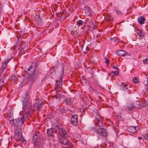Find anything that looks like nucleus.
I'll return each mask as SVG.
<instances>
[{
  "mask_svg": "<svg viewBox=\"0 0 148 148\" xmlns=\"http://www.w3.org/2000/svg\"><path fill=\"white\" fill-rule=\"evenodd\" d=\"M136 32L140 38L142 39L144 38L145 33L143 31L138 29Z\"/></svg>",
  "mask_w": 148,
  "mask_h": 148,
  "instance_id": "ddd939ff",
  "label": "nucleus"
},
{
  "mask_svg": "<svg viewBox=\"0 0 148 148\" xmlns=\"http://www.w3.org/2000/svg\"><path fill=\"white\" fill-rule=\"evenodd\" d=\"M2 64L1 66V67H2V69H3L5 68V67L7 65H5V64H4V63H3V62H2Z\"/></svg>",
  "mask_w": 148,
  "mask_h": 148,
  "instance_id": "c9c22d12",
  "label": "nucleus"
},
{
  "mask_svg": "<svg viewBox=\"0 0 148 148\" xmlns=\"http://www.w3.org/2000/svg\"><path fill=\"white\" fill-rule=\"evenodd\" d=\"M18 39V42H19V46H20V49H23V50L25 51H27V47L25 41H21V40L22 39V38L20 36H18V35H16Z\"/></svg>",
  "mask_w": 148,
  "mask_h": 148,
  "instance_id": "423d86ee",
  "label": "nucleus"
},
{
  "mask_svg": "<svg viewBox=\"0 0 148 148\" xmlns=\"http://www.w3.org/2000/svg\"><path fill=\"white\" fill-rule=\"evenodd\" d=\"M71 123L73 125H76L78 124V118L77 115H73L71 119Z\"/></svg>",
  "mask_w": 148,
  "mask_h": 148,
  "instance_id": "9b49d317",
  "label": "nucleus"
},
{
  "mask_svg": "<svg viewBox=\"0 0 148 148\" xmlns=\"http://www.w3.org/2000/svg\"><path fill=\"white\" fill-rule=\"evenodd\" d=\"M86 50L87 51H89L90 50V49L88 47H87L86 48Z\"/></svg>",
  "mask_w": 148,
  "mask_h": 148,
  "instance_id": "37998d69",
  "label": "nucleus"
},
{
  "mask_svg": "<svg viewBox=\"0 0 148 148\" xmlns=\"http://www.w3.org/2000/svg\"><path fill=\"white\" fill-rule=\"evenodd\" d=\"M36 63L33 62L29 68H25L26 73L29 75V77L33 81L36 80L41 74L40 69H36Z\"/></svg>",
  "mask_w": 148,
  "mask_h": 148,
  "instance_id": "f257e3e1",
  "label": "nucleus"
},
{
  "mask_svg": "<svg viewBox=\"0 0 148 148\" xmlns=\"http://www.w3.org/2000/svg\"><path fill=\"white\" fill-rule=\"evenodd\" d=\"M139 105V107H140L142 105L141 104H140V103L138 104Z\"/></svg>",
  "mask_w": 148,
  "mask_h": 148,
  "instance_id": "09e8293b",
  "label": "nucleus"
},
{
  "mask_svg": "<svg viewBox=\"0 0 148 148\" xmlns=\"http://www.w3.org/2000/svg\"><path fill=\"white\" fill-rule=\"evenodd\" d=\"M1 86V84H0V91H1L2 90V87Z\"/></svg>",
  "mask_w": 148,
  "mask_h": 148,
  "instance_id": "49530a36",
  "label": "nucleus"
},
{
  "mask_svg": "<svg viewBox=\"0 0 148 148\" xmlns=\"http://www.w3.org/2000/svg\"><path fill=\"white\" fill-rule=\"evenodd\" d=\"M143 62L145 64H147L148 63V59L147 58L144 59L143 60Z\"/></svg>",
  "mask_w": 148,
  "mask_h": 148,
  "instance_id": "473e14b6",
  "label": "nucleus"
},
{
  "mask_svg": "<svg viewBox=\"0 0 148 148\" xmlns=\"http://www.w3.org/2000/svg\"><path fill=\"white\" fill-rule=\"evenodd\" d=\"M132 81L133 83L136 84L138 82V79L136 77H134L133 78Z\"/></svg>",
  "mask_w": 148,
  "mask_h": 148,
  "instance_id": "7c9ffc66",
  "label": "nucleus"
},
{
  "mask_svg": "<svg viewBox=\"0 0 148 148\" xmlns=\"http://www.w3.org/2000/svg\"><path fill=\"white\" fill-rule=\"evenodd\" d=\"M139 128V127L138 126H129L127 127V130L130 133H135L138 130Z\"/></svg>",
  "mask_w": 148,
  "mask_h": 148,
  "instance_id": "9d476101",
  "label": "nucleus"
},
{
  "mask_svg": "<svg viewBox=\"0 0 148 148\" xmlns=\"http://www.w3.org/2000/svg\"><path fill=\"white\" fill-rule=\"evenodd\" d=\"M36 105L37 109V111H39L41 109L42 106H43V103L41 101H40L38 102H36L35 105L33 106L34 109L35 108V106Z\"/></svg>",
  "mask_w": 148,
  "mask_h": 148,
  "instance_id": "f8f14e48",
  "label": "nucleus"
},
{
  "mask_svg": "<svg viewBox=\"0 0 148 148\" xmlns=\"http://www.w3.org/2000/svg\"><path fill=\"white\" fill-rule=\"evenodd\" d=\"M106 63L107 64H109L110 63V61L109 59H106Z\"/></svg>",
  "mask_w": 148,
  "mask_h": 148,
  "instance_id": "ea45409f",
  "label": "nucleus"
},
{
  "mask_svg": "<svg viewBox=\"0 0 148 148\" xmlns=\"http://www.w3.org/2000/svg\"><path fill=\"white\" fill-rule=\"evenodd\" d=\"M95 123L96 125H98L99 128L97 129V133L102 136L103 137H106L108 136V133L106 130L102 128L103 125L102 122L101 120L100 119L97 120Z\"/></svg>",
  "mask_w": 148,
  "mask_h": 148,
  "instance_id": "7ed1b4c3",
  "label": "nucleus"
},
{
  "mask_svg": "<svg viewBox=\"0 0 148 148\" xmlns=\"http://www.w3.org/2000/svg\"><path fill=\"white\" fill-rule=\"evenodd\" d=\"M66 137H58L59 140V142L62 144L68 146L69 147H66L67 148H69V147H71L72 146V144L70 141H68L65 138Z\"/></svg>",
  "mask_w": 148,
  "mask_h": 148,
  "instance_id": "0eeeda50",
  "label": "nucleus"
},
{
  "mask_svg": "<svg viewBox=\"0 0 148 148\" xmlns=\"http://www.w3.org/2000/svg\"><path fill=\"white\" fill-rule=\"evenodd\" d=\"M84 12L86 15L90 16L91 14L90 9L89 7L87 6H85L84 9Z\"/></svg>",
  "mask_w": 148,
  "mask_h": 148,
  "instance_id": "dca6fc26",
  "label": "nucleus"
},
{
  "mask_svg": "<svg viewBox=\"0 0 148 148\" xmlns=\"http://www.w3.org/2000/svg\"><path fill=\"white\" fill-rule=\"evenodd\" d=\"M58 137H66L67 136V133L66 131L64 129L62 128H60L58 129Z\"/></svg>",
  "mask_w": 148,
  "mask_h": 148,
  "instance_id": "1a4fd4ad",
  "label": "nucleus"
},
{
  "mask_svg": "<svg viewBox=\"0 0 148 148\" xmlns=\"http://www.w3.org/2000/svg\"><path fill=\"white\" fill-rule=\"evenodd\" d=\"M15 134L16 136H21L22 135L21 129L18 128L15 131Z\"/></svg>",
  "mask_w": 148,
  "mask_h": 148,
  "instance_id": "4be33fe9",
  "label": "nucleus"
},
{
  "mask_svg": "<svg viewBox=\"0 0 148 148\" xmlns=\"http://www.w3.org/2000/svg\"><path fill=\"white\" fill-rule=\"evenodd\" d=\"M115 11L116 12V13L117 15L119 16L122 15V12H121V11L119 10L118 9H117L116 8L115 9Z\"/></svg>",
  "mask_w": 148,
  "mask_h": 148,
  "instance_id": "bb28decb",
  "label": "nucleus"
},
{
  "mask_svg": "<svg viewBox=\"0 0 148 148\" xmlns=\"http://www.w3.org/2000/svg\"><path fill=\"white\" fill-rule=\"evenodd\" d=\"M53 97H55V98H59V95H56L55 96H53Z\"/></svg>",
  "mask_w": 148,
  "mask_h": 148,
  "instance_id": "79ce46f5",
  "label": "nucleus"
},
{
  "mask_svg": "<svg viewBox=\"0 0 148 148\" xmlns=\"http://www.w3.org/2000/svg\"><path fill=\"white\" fill-rule=\"evenodd\" d=\"M64 101L66 105H71L72 102V100L69 98H66L64 100Z\"/></svg>",
  "mask_w": 148,
  "mask_h": 148,
  "instance_id": "412c9836",
  "label": "nucleus"
},
{
  "mask_svg": "<svg viewBox=\"0 0 148 148\" xmlns=\"http://www.w3.org/2000/svg\"><path fill=\"white\" fill-rule=\"evenodd\" d=\"M6 116H7L5 117L7 119L10 121H10L11 120H12L13 119H12L13 118V116L12 111V110L10 111L9 114L8 113L7 114Z\"/></svg>",
  "mask_w": 148,
  "mask_h": 148,
  "instance_id": "f3484780",
  "label": "nucleus"
},
{
  "mask_svg": "<svg viewBox=\"0 0 148 148\" xmlns=\"http://www.w3.org/2000/svg\"><path fill=\"white\" fill-rule=\"evenodd\" d=\"M38 135L36 134H35L33 138V140L34 141V142H36L38 140Z\"/></svg>",
  "mask_w": 148,
  "mask_h": 148,
  "instance_id": "a878e982",
  "label": "nucleus"
},
{
  "mask_svg": "<svg viewBox=\"0 0 148 148\" xmlns=\"http://www.w3.org/2000/svg\"><path fill=\"white\" fill-rule=\"evenodd\" d=\"M112 73L114 74V75H119V72L116 71H112L111 72Z\"/></svg>",
  "mask_w": 148,
  "mask_h": 148,
  "instance_id": "72a5a7b5",
  "label": "nucleus"
},
{
  "mask_svg": "<svg viewBox=\"0 0 148 148\" xmlns=\"http://www.w3.org/2000/svg\"><path fill=\"white\" fill-rule=\"evenodd\" d=\"M63 13V12H61V14H62Z\"/></svg>",
  "mask_w": 148,
  "mask_h": 148,
  "instance_id": "3c124183",
  "label": "nucleus"
},
{
  "mask_svg": "<svg viewBox=\"0 0 148 148\" xmlns=\"http://www.w3.org/2000/svg\"><path fill=\"white\" fill-rule=\"evenodd\" d=\"M147 49H148V45L147 46Z\"/></svg>",
  "mask_w": 148,
  "mask_h": 148,
  "instance_id": "864d4df0",
  "label": "nucleus"
},
{
  "mask_svg": "<svg viewBox=\"0 0 148 148\" xmlns=\"http://www.w3.org/2000/svg\"><path fill=\"white\" fill-rule=\"evenodd\" d=\"M138 138L139 140H141L142 139V138L141 137H139Z\"/></svg>",
  "mask_w": 148,
  "mask_h": 148,
  "instance_id": "de8ad7c7",
  "label": "nucleus"
},
{
  "mask_svg": "<svg viewBox=\"0 0 148 148\" xmlns=\"http://www.w3.org/2000/svg\"><path fill=\"white\" fill-rule=\"evenodd\" d=\"M89 21V19L88 18H86V21L87 23L88 22V21Z\"/></svg>",
  "mask_w": 148,
  "mask_h": 148,
  "instance_id": "a18cd8bd",
  "label": "nucleus"
},
{
  "mask_svg": "<svg viewBox=\"0 0 148 148\" xmlns=\"http://www.w3.org/2000/svg\"><path fill=\"white\" fill-rule=\"evenodd\" d=\"M26 110V112L22 116L23 117V118H25V119L27 116H29V115L30 114V110L29 108H27H27H26V110Z\"/></svg>",
  "mask_w": 148,
  "mask_h": 148,
  "instance_id": "5701e85b",
  "label": "nucleus"
},
{
  "mask_svg": "<svg viewBox=\"0 0 148 148\" xmlns=\"http://www.w3.org/2000/svg\"><path fill=\"white\" fill-rule=\"evenodd\" d=\"M120 40L119 38H117L116 39L114 40V41L116 43H118L119 42Z\"/></svg>",
  "mask_w": 148,
  "mask_h": 148,
  "instance_id": "58836bf2",
  "label": "nucleus"
},
{
  "mask_svg": "<svg viewBox=\"0 0 148 148\" xmlns=\"http://www.w3.org/2000/svg\"><path fill=\"white\" fill-rule=\"evenodd\" d=\"M145 21V18L143 16H140L138 18V22L140 24H144Z\"/></svg>",
  "mask_w": 148,
  "mask_h": 148,
  "instance_id": "aec40b11",
  "label": "nucleus"
},
{
  "mask_svg": "<svg viewBox=\"0 0 148 148\" xmlns=\"http://www.w3.org/2000/svg\"><path fill=\"white\" fill-rule=\"evenodd\" d=\"M54 130L52 129H48L47 130V133L48 136H53Z\"/></svg>",
  "mask_w": 148,
  "mask_h": 148,
  "instance_id": "b1692460",
  "label": "nucleus"
},
{
  "mask_svg": "<svg viewBox=\"0 0 148 148\" xmlns=\"http://www.w3.org/2000/svg\"><path fill=\"white\" fill-rule=\"evenodd\" d=\"M62 83V76L61 75L59 80L56 81L55 84L54 89L56 90V93L57 94V90L59 89L60 90L61 88Z\"/></svg>",
  "mask_w": 148,
  "mask_h": 148,
  "instance_id": "6e6552de",
  "label": "nucleus"
},
{
  "mask_svg": "<svg viewBox=\"0 0 148 148\" xmlns=\"http://www.w3.org/2000/svg\"><path fill=\"white\" fill-rule=\"evenodd\" d=\"M147 91L148 92V88H147Z\"/></svg>",
  "mask_w": 148,
  "mask_h": 148,
  "instance_id": "8fccbe9b",
  "label": "nucleus"
},
{
  "mask_svg": "<svg viewBox=\"0 0 148 148\" xmlns=\"http://www.w3.org/2000/svg\"><path fill=\"white\" fill-rule=\"evenodd\" d=\"M116 117L118 119H120L121 118V116L119 115H117Z\"/></svg>",
  "mask_w": 148,
  "mask_h": 148,
  "instance_id": "c03bdc74",
  "label": "nucleus"
},
{
  "mask_svg": "<svg viewBox=\"0 0 148 148\" xmlns=\"http://www.w3.org/2000/svg\"><path fill=\"white\" fill-rule=\"evenodd\" d=\"M25 119L23 117H18L15 119H13L11 120L10 123L11 125L13 126L14 127H17L21 126L25 121Z\"/></svg>",
  "mask_w": 148,
  "mask_h": 148,
  "instance_id": "20e7f679",
  "label": "nucleus"
},
{
  "mask_svg": "<svg viewBox=\"0 0 148 148\" xmlns=\"http://www.w3.org/2000/svg\"><path fill=\"white\" fill-rule=\"evenodd\" d=\"M83 21L81 20H79L77 22V25L79 26L83 25Z\"/></svg>",
  "mask_w": 148,
  "mask_h": 148,
  "instance_id": "c85d7f7f",
  "label": "nucleus"
},
{
  "mask_svg": "<svg viewBox=\"0 0 148 148\" xmlns=\"http://www.w3.org/2000/svg\"><path fill=\"white\" fill-rule=\"evenodd\" d=\"M11 79L15 81L17 80V77L15 75H12L11 76Z\"/></svg>",
  "mask_w": 148,
  "mask_h": 148,
  "instance_id": "c756f323",
  "label": "nucleus"
},
{
  "mask_svg": "<svg viewBox=\"0 0 148 148\" xmlns=\"http://www.w3.org/2000/svg\"><path fill=\"white\" fill-rule=\"evenodd\" d=\"M5 77V76L4 75H3L2 76L0 75V84H1V85H2L3 84H4V81Z\"/></svg>",
  "mask_w": 148,
  "mask_h": 148,
  "instance_id": "393cba45",
  "label": "nucleus"
},
{
  "mask_svg": "<svg viewBox=\"0 0 148 148\" xmlns=\"http://www.w3.org/2000/svg\"><path fill=\"white\" fill-rule=\"evenodd\" d=\"M95 123L96 125H98L99 128L97 129V133L102 136L103 137H106L108 136V133L106 130L102 128L103 125L102 122L101 120L100 119L97 120Z\"/></svg>",
  "mask_w": 148,
  "mask_h": 148,
  "instance_id": "f03ea898",
  "label": "nucleus"
},
{
  "mask_svg": "<svg viewBox=\"0 0 148 148\" xmlns=\"http://www.w3.org/2000/svg\"><path fill=\"white\" fill-rule=\"evenodd\" d=\"M82 80H84L86 82V77L84 76H82Z\"/></svg>",
  "mask_w": 148,
  "mask_h": 148,
  "instance_id": "a19ab883",
  "label": "nucleus"
},
{
  "mask_svg": "<svg viewBox=\"0 0 148 148\" xmlns=\"http://www.w3.org/2000/svg\"><path fill=\"white\" fill-rule=\"evenodd\" d=\"M112 68H113V69H115L117 71H118L119 70V68L116 66H114V65L112 66Z\"/></svg>",
  "mask_w": 148,
  "mask_h": 148,
  "instance_id": "4c0bfd02",
  "label": "nucleus"
},
{
  "mask_svg": "<svg viewBox=\"0 0 148 148\" xmlns=\"http://www.w3.org/2000/svg\"><path fill=\"white\" fill-rule=\"evenodd\" d=\"M20 137V138L17 140V142L19 143L20 144L21 143L25 145L26 143V140L23 138L22 135H21Z\"/></svg>",
  "mask_w": 148,
  "mask_h": 148,
  "instance_id": "6ab92c4d",
  "label": "nucleus"
},
{
  "mask_svg": "<svg viewBox=\"0 0 148 148\" xmlns=\"http://www.w3.org/2000/svg\"><path fill=\"white\" fill-rule=\"evenodd\" d=\"M94 116L97 120L100 119V115H99L98 113L97 112H95L94 113Z\"/></svg>",
  "mask_w": 148,
  "mask_h": 148,
  "instance_id": "cd10ccee",
  "label": "nucleus"
},
{
  "mask_svg": "<svg viewBox=\"0 0 148 148\" xmlns=\"http://www.w3.org/2000/svg\"><path fill=\"white\" fill-rule=\"evenodd\" d=\"M22 101V111L25 112L27 108L28 104V100L29 97V95L27 92L23 94L21 96Z\"/></svg>",
  "mask_w": 148,
  "mask_h": 148,
  "instance_id": "39448f33",
  "label": "nucleus"
},
{
  "mask_svg": "<svg viewBox=\"0 0 148 148\" xmlns=\"http://www.w3.org/2000/svg\"><path fill=\"white\" fill-rule=\"evenodd\" d=\"M116 53L118 55L120 56H127V53L124 50H119L116 51Z\"/></svg>",
  "mask_w": 148,
  "mask_h": 148,
  "instance_id": "4468645a",
  "label": "nucleus"
},
{
  "mask_svg": "<svg viewBox=\"0 0 148 148\" xmlns=\"http://www.w3.org/2000/svg\"><path fill=\"white\" fill-rule=\"evenodd\" d=\"M143 136L145 139L148 140V134H145Z\"/></svg>",
  "mask_w": 148,
  "mask_h": 148,
  "instance_id": "e433bc0d",
  "label": "nucleus"
},
{
  "mask_svg": "<svg viewBox=\"0 0 148 148\" xmlns=\"http://www.w3.org/2000/svg\"><path fill=\"white\" fill-rule=\"evenodd\" d=\"M134 103L129 104L126 106V109L128 110H132L135 108L136 106Z\"/></svg>",
  "mask_w": 148,
  "mask_h": 148,
  "instance_id": "2eb2a0df",
  "label": "nucleus"
},
{
  "mask_svg": "<svg viewBox=\"0 0 148 148\" xmlns=\"http://www.w3.org/2000/svg\"><path fill=\"white\" fill-rule=\"evenodd\" d=\"M39 16L37 18H36V19H35L36 21V22L38 24H40L41 22H40V21H39Z\"/></svg>",
  "mask_w": 148,
  "mask_h": 148,
  "instance_id": "2f4dec72",
  "label": "nucleus"
},
{
  "mask_svg": "<svg viewBox=\"0 0 148 148\" xmlns=\"http://www.w3.org/2000/svg\"><path fill=\"white\" fill-rule=\"evenodd\" d=\"M121 89L124 91H126L128 90V86L126 83H121Z\"/></svg>",
  "mask_w": 148,
  "mask_h": 148,
  "instance_id": "a211bd4d",
  "label": "nucleus"
},
{
  "mask_svg": "<svg viewBox=\"0 0 148 148\" xmlns=\"http://www.w3.org/2000/svg\"><path fill=\"white\" fill-rule=\"evenodd\" d=\"M84 53H86V52L85 53V52H84Z\"/></svg>",
  "mask_w": 148,
  "mask_h": 148,
  "instance_id": "603ef678",
  "label": "nucleus"
},
{
  "mask_svg": "<svg viewBox=\"0 0 148 148\" xmlns=\"http://www.w3.org/2000/svg\"><path fill=\"white\" fill-rule=\"evenodd\" d=\"M11 58H10L9 59H7L6 60H5V61L4 62V64H5V65H7L8 62L10 60Z\"/></svg>",
  "mask_w": 148,
  "mask_h": 148,
  "instance_id": "f704fd0d",
  "label": "nucleus"
}]
</instances>
